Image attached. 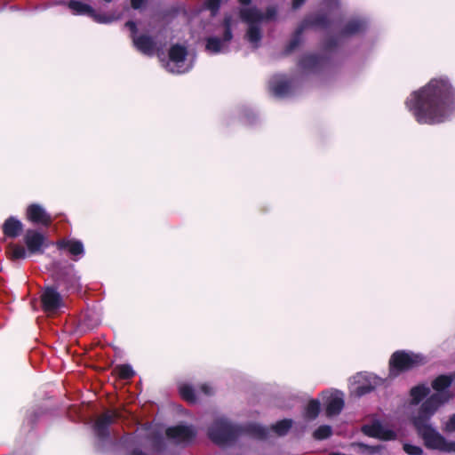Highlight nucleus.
Masks as SVG:
<instances>
[{
  "label": "nucleus",
  "mask_w": 455,
  "mask_h": 455,
  "mask_svg": "<svg viewBox=\"0 0 455 455\" xmlns=\"http://www.w3.org/2000/svg\"><path fill=\"white\" fill-rule=\"evenodd\" d=\"M2 231L5 237L14 239L22 234L23 224L17 218L10 216L2 225Z\"/></svg>",
  "instance_id": "15"
},
{
  "label": "nucleus",
  "mask_w": 455,
  "mask_h": 455,
  "mask_svg": "<svg viewBox=\"0 0 455 455\" xmlns=\"http://www.w3.org/2000/svg\"><path fill=\"white\" fill-rule=\"evenodd\" d=\"M366 28V22L362 19H352L348 20L339 31L342 37L352 36L362 33Z\"/></svg>",
  "instance_id": "17"
},
{
  "label": "nucleus",
  "mask_w": 455,
  "mask_h": 455,
  "mask_svg": "<svg viewBox=\"0 0 455 455\" xmlns=\"http://www.w3.org/2000/svg\"><path fill=\"white\" fill-rule=\"evenodd\" d=\"M196 428L192 426L177 425L165 430L166 436L178 443H191L196 438Z\"/></svg>",
  "instance_id": "12"
},
{
  "label": "nucleus",
  "mask_w": 455,
  "mask_h": 455,
  "mask_svg": "<svg viewBox=\"0 0 455 455\" xmlns=\"http://www.w3.org/2000/svg\"><path fill=\"white\" fill-rule=\"evenodd\" d=\"M239 16L242 21L251 24L259 25L264 20L263 13L256 7L242 8L239 11Z\"/></svg>",
  "instance_id": "19"
},
{
  "label": "nucleus",
  "mask_w": 455,
  "mask_h": 455,
  "mask_svg": "<svg viewBox=\"0 0 455 455\" xmlns=\"http://www.w3.org/2000/svg\"><path fill=\"white\" fill-rule=\"evenodd\" d=\"M321 404L316 399H312L308 402L305 409V418L308 420L315 419L320 413Z\"/></svg>",
  "instance_id": "28"
},
{
  "label": "nucleus",
  "mask_w": 455,
  "mask_h": 455,
  "mask_svg": "<svg viewBox=\"0 0 455 455\" xmlns=\"http://www.w3.org/2000/svg\"><path fill=\"white\" fill-rule=\"evenodd\" d=\"M403 450L409 455H422L424 452L421 447L410 443H404Z\"/></svg>",
  "instance_id": "37"
},
{
  "label": "nucleus",
  "mask_w": 455,
  "mask_h": 455,
  "mask_svg": "<svg viewBox=\"0 0 455 455\" xmlns=\"http://www.w3.org/2000/svg\"><path fill=\"white\" fill-rule=\"evenodd\" d=\"M222 0H206L205 1V8L209 10L212 15H216L219 12Z\"/></svg>",
  "instance_id": "36"
},
{
  "label": "nucleus",
  "mask_w": 455,
  "mask_h": 455,
  "mask_svg": "<svg viewBox=\"0 0 455 455\" xmlns=\"http://www.w3.org/2000/svg\"><path fill=\"white\" fill-rule=\"evenodd\" d=\"M306 0H293L292 1V8L293 9H299L303 5Z\"/></svg>",
  "instance_id": "46"
},
{
  "label": "nucleus",
  "mask_w": 455,
  "mask_h": 455,
  "mask_svg": "<svg viewBox=\"0 0 455 455\" xmlns=\"http://www.w3.org/2000/svg\"><path fill=\"white\" fill-rule=\"evenodd\" d=\"M115 371L121 379H130L135 375L134 371L129 364H119L116 366Z\"/></svg>",
  "instance_id": "31"
},
{
  "label": "nucleus",
  "mask_w": 455,
  "mask_h": 455,
  "mask_svg": "<svg viewBox=\"0 0 455 455\" xmlns=\"http://www.w3.org/2000/svg\"><path fill=\"white\" fill-rule=\"evenodd\" d=\"M405 106L419 124H442L455 111V88L447 77L432 78L410 94Z\"/></svg>",
  "instance_id": "1"
},
{
  "label": "nucleus",
  "mask_w": 455,
  "mask_h": 455,
  "mask_svg": "<svg viewBox=\"0 0 455 455\" xmlns=\"http://www.w3.org/2000/svg\"><path fill=\"white\" fill-rule=\"evenodd\" d=\"M430 394V388L425 384H419L410 390L411 403L419 404Z\"/></svg>",
  "instance_id": "23"
},
{
  "label": "nucleus",
  "mask_w": 455,
  "mask_h": 455,
  "mask_svg": "<svg viewBox=\"0 0 455 455\" xmlns=\"http://www.w3.org/2000/svg\"><path fill=\"white\" fill-rule=\"evenodd\" d=\"M276 9L273 6H269L267 8L266 12L263 13L264 20H269L275 17Z\"/></svg>",
  "instance_id": "42"
},
{
  "label": "nucleus",
  "mask_w": 455,
  "mask_h": 455,
  "mask_svg": "<svg viewBox=\"0 0 455 455\" xmlns=\"http://www.w3.org/2000/svg\"><path fill=\"white\" fill-rule=\"evenodd\" d=\"M41 307L45 313L56 312L63 306V299L55 286H45L40 295Z\"/></svg>",
  "instance_id": "9"
},
{
  "label": "nucleus",
  "mask_w": 455,
  "mask_h": 455,
  "mask_svg": "<svg viewBox=\"0 0 455 455\" xmlns=\"http://www.w3.org/2000/svg\"><path fill=\"white\" fill-rule=\"evenodd\" d=\"M326 60L323 56L315 53L302 55L298 60V67L307 73H318L322 70Z\"/></svg>",
  "instance_id": "13"
},
{
  "label": "nucleus",
  "mask_w": 455,
  "mask_h": 455,
  "mask_svg": "<svg viewBox=\"0 0 455 455\" xmlns=\"http://www.w3.org/2000/svg\"><path fill=\"white\" fill-rule=\"evenodd\" d=\"M57 247L60 250L67 249L72 256H79L84 253V244L79 240L62 239L57 242Z\"/></svg>",
  "instance_id": "21"
},
{
  "label": "nucleus",
  "mask_w": 455,
  "mask_h": 455,
  "mask_svg": "<svg viewBox=\"0 0 455 455\" xmlns=\"http://www.w3.org/2000/svg\"><path fill=\"white\" fill-rule=\"evenodd\" d=\"M188 55L187 48L180 44H174L169 50L170 60L175 63L183 62Z\"/></svg>",
  "instance_id": "25"
},
{
  "label": "nucleus",
  "mask_w": 455,
  "mask_h": 455,
  "mask_svg": "<svg viewBox=\"0 0 455 455\" xmlns=\"http://www.w3.org/2000/svg\"><path fill=\"white\" fill-rule=\"evenodd\" d=\"M397 438V434L395 431L387 428L384 426H381V430L379 431V435L378 439L382 441H392Z\"/></svg>",
  "instance_id": "35"
},
{
  "label": "nucleus",
  "mask_w": 455,
  "mask_h": 455,
  "mask_svg": "<svg viewBox=\"0 0 455 455\" xmlns=\"http://www.w3.org/2000/svg\"><path fill=\"white\" fill-rule=\"evenodd\" d=\"M440 451L444 452H455V442L447 441L444 438V443L442 444Z\"/></svg>",
  "instance_id": "41"
},
{
  "label": "nucleus",
  "mask_w": 455,
  "mask_h": 455,
  "mask_svg": "<svg viewBox=\"0 0 455 455\" xmlns=\"http://www.w3.org/2000/svg\"><path fill=\"white\" fill-rule=\"evenodd\" d=\"M68 6L73 14L86 15L99 23H110L115 20L113 16L98 13L91 5L78 0H70Z\"/></svg>",
  "instance_id": "10"
},
{
  "label": "nucleus",
  "mask_w": 455,
  "mask_h": 455,
  "mask_svg": "<svg viewBox=\"0 0 455 455\" xmlns=\"http://www.w3.org/2000/svg\"><path fill=\"white\" fill-rule=\"evenodd\" d=\"M303 29L307 28H323L327 29L331 25V20L326 13H313L306 16L299 23Z\"/></svg>",
  "instance_id": "14"
},
{
  "label": "nucleus",
  "mask_w": 455,
  "mask_h": 455,
  "mask_svg": "<svg viewBox=\"0 0 455 455\" xmlns=\"http://www.w3.org/2000/svg\"><path fill=\"white\" fill-rule=\"evenodd\" d=\"M131 455H148V454L140 449H133L131 452Z\"/></svg>",
  "instance_id": "47"
},
{
  "label": "nucleus",
  "mask_w": 455,
  "mask_h": 455,
  "mask_svg": "<svg viewBox=\"0 0 455 455\" xmlns=\"http://www.w3.org/2000/svg\"><path fill=\"white\" fill-rule=\"evenodd\" d=\"M426 363L425 356L420 354L397 350L391 355L389 359V376L396 377L400 373L422 366Z\"/></svg>",
  "instance_id": "6"
},
{
  "label": "nucleus",
  "mask_w": 455,
  "mask_h": 455,
  "mask_svg": "<svg viewBox=\"0 0 455 455\" xmlns=\"http://www.w3.org/2000/svg\"><path fill=\"white\" fill-rule=\"evenodd\" d=\"M148 439L150 440L154 449L157 451H162L165 448L164 437L160 433L151 434Z\"/></svg>",
  "instance_id": "34"
},
{
  "label": "nucleus",
  "mask_w": 455,
  "mask_h": 455,
  "mask_svg": "<svg viewBox=\"0 0 455 455\" xmlns=\"http://www.w3.org/2000/svg\"><path fill=\"white\" fill-rule=\"evenodd\" d=\"M381 423L379 421L373 422L371 425H365L363 427V432L370 436L378 438L379 435V431L381 430Z\"/></svg>",
  "instance_id": "33"
},
{
  "label": "nucleus",
  "mask_w": 455,
  "mask_h": 455,
  "mask_svg": "<svg viewBox=\"0 0 455 455\" xmlns=\"http://www.w3.org/2000/svg\"><path fill=\"white\" fill-rule=\"evenodd\" d=\"M26 247L21 244L11 243L7 245L5 253L12 261L25 259L28 255L43 254L46 247V236L40 231L33 228L26 230L23 235Z\"/></svg>",
  "instance_id": "2"
},
{
  "label": "nucleus",
  "mask_w": 455,
  "mask_h": 455,
  "mask_svg": "<svg viewBox=\"0 0 455 455\" xmlns=\"http://www.w3.org/2000/svg\"><path fill=\"white\" fill-rule=\"evenodd\" d=\"M291 82L284 77H275L270 82V90L275 96L284 97L289 94Z\"/></svg>",
  "instance_id": "20"
},
{
  "label": "nucleus",
  "mask_w": 455,
  "mask_h": 455,
  "mask_svg": "<svg viewBox=\"0 0 455 455\" xmlns=\"http://www.w3.org/2000/svg\"><path fill=\"white\" fill-rule=\"evenodd\" d=\"M433 415L419 410L417 415L411 419V423L427 449L440 451L442 444L444 443V437L429 424Z\"/></svg>",
  "instance_id": "4"
},
{
  "label": "nucleus",
  "mask_w": 455,
  "mask_h": 455,
  "mask_svg": "<svg viewBox=\"0 0 455 455\" xmlns=\"http://www.w3.org/2000/svg\"><path fill=\"white\" fill-rule=\"evenodd\" d=\"M291 426H292V420L284 419L277 421L275 425H273L272 430L277 435L283 436L289 432Z\"/></svg>",
  "instance_id": "30"
},
{
  "label": "nucleus",
  "mask_w": 455,
  "mask_h": 455,
  "mask_svg": "<svg viewBox=\"0 0 455 455\" xmlns=\"http://www.w3.org/2000/svg\"><path fill=\"white\" fill-rule=\"evenodd\" d=\"M125 27H127L131 33H132V37L133 36H136V33L138 31V28H137V25L134 21L132 20H128L126 23H125Z\"/></svg>",
  "instance_id": "44"
},
{
  "label": "nucleus",
  "mask_w": 455,
  "mask_h": 455,
  "mask_svg": "<svg viewBox=\"0 0 455 455\" xmlns=\"http://www.w3.org/2000/svg\"><path fill=\"white\" fill-rule=\"evenodd\" d=\"M179 393L183 400L189 403H196V396L192 386L188 384H182L179 387Z\"/></svg>",
  "instance_id": "29"
},
{
  "label": "nucleus",
  "mask_w": 455,
  "mask_h": 455,
  "mask_svg": "<svg viewBox=\"0 0 455 455\" xmlns=\"http://www.w3.org/2000/svg\"><path fill=\"white\" fill-rule=\"evenodd\" d=\"M443 430L447 433H453L455 432V413L452 414L448 421L446 422Z\"/></svg>",
  "instance_id": "40"
},
{
  "label": "nucleus",
  "mask_w": 455,
  "mask_h": 455,
  "mask_svg": "<svg viewBox=\"0 0 455 455\" xmlns=\"http://www.w3.org/2000/svg\"><path fill=\"white\" fill-rule=\"evenodd\" d=\"M452 381L453 379L450 375L441 374L437 376L431 383L435 393L430 395L421 403L419 410L435 414L442 405L447 403L452 398V394L448 390Z\"/></svg>",
  "instance_id": "3"
},
{
  "label": "nucleus",
  "mask_w": 455,
  "mask_h": 455,
  "mask_svg": "<svg viewBox=\"0 0 455 455\" xmlns=\"http://www.w3.org/2000/svg\"><path fill=\"white\" fill-rule=\"evenodd\" d=\"M28 221L34 225L50 227L53 222V218L46 210L39 204H30L28 205L25 212Z\"/></svg>",
  "instance_id": "11"
},
{
  "label": "nucleus",
  "mask_w": 455,
  "mask_h": 455,
  "mask_svg": "<svg viewBox=\"0 0 455 455\" xmlns=\"http://www.w3.org/2000/svg\"><path fill=\"white\" fill-rule=\"evenodd\" d=\"M246 38L250 43L255 44V47H258L259 43L262 38V33L259 26L251 24L246 31Z\"/></svg>",
  "instance_id": "27"
},
{
  "label": "nucleus",
  "mask_w": 455,
  "mask_h": 455,
  "mask_svg": "<svg viewBox=\"0 0 455 455\" xmlns=\"http://www.w3.org/2000/svg\"><path fill=\"white\" fill-rule=\"evenodd\" d=\"M304 31L305 30L303 28H301V26L299 24L294 33L292 34L291 40L284 48L283 55L287 56L291 54L296 48L299 47V45L301 44V36Z\"/></svg>",
  "instance_id": "24"
},
{
  "label": "nucleus",
  "mask_w": 455,
  "mask_h": 455,
  "mask_svg": "<svg viewBox=\"0 0 455 455\" xmlns=\"http://www.w3.org/2000/svg\"><path fill=\"white\" fill-rule=\"evenodd\" d=\"M121 417L118 410H108L103 412L92 427L96 437L101 442L108 441L110 438L109 427Z\"/></svg>",
  "instance_id": "7"
},
{
  "label": "nucleus",
  "mask_w": 455,
  "mask_h": 455,
  "mask_svg": "<svg viewBox=\"0 0 455 455\" xmlns=\"http://www.w3.org/2000/svg\"><path fill=\"white\" fill-rule=\"evenodd\" d=\"M238 2L243 5H249L251 3V0H238Z\"/></svg>",
  "instance_id": "48"
},
{
  "label": "nucleus",
  "mask_w": 455,
  "mask_h": 455,
  "mask_svg": "<svg viewBox=\"0 0 455 455\" xmlns=\"http://www.w3.org/2000/svg\"><path fill=\"white\" fill-rule=\"evenodd\" d=\"M344 399L341 395H331L325 402V414L327 417L339 415L344 408Z\"/></svg>",
  "instance_id": "18"
},
{
  "label": "nucleus",
  "mask_w": 455,
  "mask_h": 455,
  "mask_svg": "<svg viewBox=\"0 0 455 455\" xmlns=\"http://www.w3.org/2000/svg\"><path fill=\"white\" fill-rule=\"evenodd\" d=\"M200 389L203 393H204L205 395H210L212 394V387L210 386H208L207 384H203L201 387H200Z\"/></svg>",
  "instance_id": "45"
},
{
  "label": "nucleus",
  "mask_w": 455,
  "mask_h": 455,
  "mask_svg": "<svg viewBox=\"0 0 455 455\" xmlns=\"http://www.w3.org/2000/svg\"><path fill=\"white\" fill-rule=\"evenodd\" d=\"M374 387L370 384L360 385L355 388V394L358 396H363L371 393Z\"/></svg>",
  "instance_id": "39"
},
{
  "label": "nucleus",
  "mask_w": 455,
  "mask_h": 455,
  "mask_svg": "<svg viewBox=\"0 0 455 455\" xmlns=\"http://www.w3.org/2000/svg\"><path fill=\"white\" fill-rule=\"evenodd\" d=\"M242 435L247 434L250 436L259 439V440H265L269 435V429L267 427H264L260 425L251 423L248 424L245 427H242Z\"/></svg>",
  "instance_id": "22"
},
{
  "label": "nucleus",
  "mask_w": 455,
  "mask_h": 455,
  "mask_svg": "<svg viewBox=\"0 0 455 455\" xmlns=\"http://www.w3.org/2000/svg\"><path fill=\"white\" fill-rule=\"evenodd\" d=\"M241 435V427L233 425L223 418L216 419L207 430L209 439L219 446L235 443Z\"/></svg>",
  "instance_id": "5"
},
{
  "label": "nucleus",
  "mask_w": 455,
  "mask_h": 455,
  "mask_svg": "<svg viewBox=\"0 0 455 455\" xmlns=\"http://www.w3.org/2000/svg\"><path fill=\"white\" fill-rule=\"evenodd\" d=\"M132 42L138 51L146 54L153 55L156 49V42L150 36H133Z\"/></svg>",
  "instance_id": "16"
},
{
  "label": "nucleus",
  "mask_w": 455,
  "mask_h": 455,
  "mask_svg": "<svg viewBox=\"0 0 455 455\" xmlns=\"http://www.w3.org/2000/svg\"><path fill=\"white\" fill-rule=\"evenodd\" d=\"M332 435V428L329 425H322L318 427L313 433L315 440H324Z\"/></svg>",
  "instance_id": "32"
},
{
  "label": "nucleus",
  "mask_w": 455,
  "mask_h": 455,
  "mask_svg": "<svg viewBox=\"0 0 455 455\" xmlns=\"http://www.w3.org/2000/svg\"><path fill=\"white\" fill-rule=\"evenodd\" d=\"M233 19L230 15H226L223 19L222 25L224 33L222 39L216 36H210L206 38L205 49L211 53H219L222 49L223 43L230 42L233 38L232 33Z\"/></svg>",
  "instance_id": "8"
},
{
  "label": "nucleus",
  "mask_w": 455,
  "mask_h": 455,
  "mask_svg": "<svg viewBox=\"0 0 455 455\" xmlns=\"http://www.w3.org/2000/svg\"><path fill=\"white\" fill-rule=\"evenodd\" d=\"M56 281L59 286H64L67 291L75 288L77 283L75 275L68 272L60 274Z\"/></svg>",
  "instance_id": "26"
},
{
  "label": "nucleus",
  "mask_w": 455,
  "mask_h": 455,
  "mask_svg": "<svg viewBox=\"0 0 455 455\" xmlns=\"http://www.w3.org/2000/svg\"><path fill=\"white\" fill-rule=\"evenodd\" d=\"M147 3V0H131V6L134 10L141 9Z\"/></svg>",
  "instance_id": "43"
},
{
  "label": "nucleus",
  "mask_w": 455,
  "mask_h": 455,
  "mask_svg": "<svg viewBox=\"0 0 455 455\" xmlns=\"http://www.w3.org/2000/svg\"><path fill=\"white\" fill-rule=\"evenodd\" d=\"M339 42L335 36H330L324 40L323 49L325 52H331L338 47Z\"/></svg>",
  "instance_id": "38"
}]
</instances>
